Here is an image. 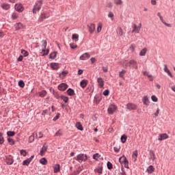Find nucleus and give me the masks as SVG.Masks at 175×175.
Masks as SVG:
<instances>
[{"label": "nucleus", "instance_id": "nucleus-4", "mask_svg": "<svg viewBox=\"0 0 175 175\" xmlns=\"http://www.w3.org/2000/svg\"><path fill=\"white\" fill-rule=\"evenodd\" d=\"M117 110V106L116 105H111L107 109L108 114H114V112Z\"/></svg>", "mask_w": 175, "mask_h": 175}, {"label": "nucleus", "instance_id": "nucleus-16", "mask_svg": "<svg viewBox=\"0 0 175 175\" xmlns=\"http://www.w3.org/2000/svg\"><path fill=\"white\" fill-rule=\"evenodd\" d=\"M88 27H89L90 33H93L95 31V24L91 23L90 25H88Z\"/></svg>", "mask_w": 175, "mask_h": 175}, {"label": "nucleus", "instance_id": "nucleus-60", "mask_svg": "<svg viewBox=\"0 0 175 175\" xmlns=\"http://www.w3.org/2000/svg\"><path fill=\"white\" fill-rule=\"evenodd\" d=\"M109 90H105L103 92V94L104 95V96H109Z\"/></svg>", "mask_w": 175, "mask_h": 175}, {"label": "nucleus", "instance_id": "nucleus-32", "mask_svg": "<svg viewBox=\"0 0 175 175\" xmlns=\"http://www.w3.org/2000/svg\"><path fill=\"white\" fill-rule=\"evenodd\" d=\"M60 98L62 100H64L65 103H68V102L69 101V98L66 96L62 95L60 96Z\"/></svg>", "mask_w": 175, "mask_h": 175}, {"label": "nucleus", "instance_id": "nucleus-53", "mask_svg": "<svg viewBox=\"0 0 175 175\" xmlns=\"http://www.w3.org/2000/svg\"><path fill=\"white\" fill-rule=\"evenodd\" d=\"M49 53H50V49H45V53H42V57H46V55H49Z\"/></svg>", "mask_w": 175, "mask_h": 175}, {"label": "nucleus", "instance_id": "nucleus-44", "mask_svg": "<svg viewBox=\"0 0 175 175\" xmlns=\"http://www.w3.org/2000/svg\"><path fill=\"white\" fill-rule=\"evenodd\" d=\"M14 135H16V132H14V131H8L7 132V135L9 137H13V136H14Z\"/></svg>", "mask_w": 175, "mask_h": 175}, {"label": "nucleus", "instance_id": "nucleus-36", "mask_svg": "<svg viewBox=\"0 0 175 175\" xmlns=\"http://www.w3.org/2000/svg\"><path fill=\"white\" fill-rule=\"evenodd\" d=\"M18 85H19L21 88H24V87H25V83H24V81L20 80L18 83Z\"/></svg>", "mask_w": 175, "mask_h": 175}, {"label": "nucleus", "instance_id": "nucleus-12", "mask_svg": "<svg viewBox=\"0 0 175 175\" xmlns=\"http://www.w3.org/2000/svg\"><path fill=\"white\" fill-rule=\"evenodd\" d=\"M97 83L100 88H103V86L105 85V81H103L102 77L97 78Z\"/></svg>", "mask_w": 175, "mask_h": 175}, {"label": "nucleus", "instance_id": "nucleus-26", "mask_svg": "<svg viewBox=\"0 0 175 175\" xmlns=\"http://www.w3.org/2000/svg\"><path fill=\"white\" fill-rule=\"evenodd\" d=\"M57 54H58V53L57 51L52 52L49 55V58L51 59H55V58H57Z\"/></svg>", "mask_w": 175, "mask_h": 175}, {"label": "nucleus", "instance_id": "nucleus-6", "mask_svg": "<svg viewBox=\"0 0 175 175\" xmlns=\"http://www.w3.org/2000/svg\"><path fill=\"white\" fill-rule=\"evenodd\" d=\"M5 162L6 165H13V162H14V160L13 159V157L12 156H8L5 157Z\"/></svg>", "mask_w": 175, "mask_h": 175}, {"label": "nucleus", "instance_id": "nucleus-64", "mask_svg": "<svg viewBox=\"0 0 175 175\" xmlns=\"http://www.w3.org/2000/svg\"><path fill=\"white\" fill-rule=\"evenodd\" d=\"M72 39H79V34L77 33L72 34Z\"/></svg>", "mask_w": 175, "mask_h": 175}, {"label": "nucleus", "instance_id": "nucleus-15", "mask_svg": "<svg viewBox=\"0 0 175 175\" xmlns=\"http://www.w3.org/2000/svg\"><path fill=\"white\" fill-rule=\"evenodd\" d=\"M61 170V165H59V164H55L53 166V172L54 173H59V172H60Z\"/></svg>", "mask_w": 175, "mask_h": 175}, {"label": "nucleus", "instance_id": "nucleus-38", "mask_svg": "<svg viewBox=\"0 0 175 175\" xmlns=\"http://www.w3.org/2000/svg\"><path fill=\"white\" fill-rule=\"evenodd\" d=\"M21 54H23V57H28L29 55V53L24 49L21 50Z\"/></svg>", "mask_w": 175, "mask_h": 175}, {"label": "nucleus", "instance_id": "nucleus-8", "mask_svg": "<svg viewBox=\"0 0 175 175\" xmlns=\"http://www.w3.org/2000/svg\"><path fill=\"white\" fill-rule=\"evenodd\" d=\"M90 57L91 55H90L89 53H85L80 56L79 59H81V61H85L88 59Z\"/></svg>", "mask_w": 175, "mask_h": 175}, {"label": "nucleus", "instance_id": "nucleus-62", "mask_svg": "<svg viewBox=\"0 0 175 175\" xmlns=\"http://www.w3.org/2000/svg\"><path fill=\"white\" fill-rule=\"evenodd\" d=\"M120 175H126V172H125V170H124L123 166L121 167V172H120Z\"/></svg>", "mask_w": 175, "mask_h": 175}, {"label": "nucleus", "instance_id": "nucleus-51", "mask_svg": "<svg viewBox=\"0 0 175 175\" xmlns=\"http://www.w3.org/2000/svg\"><path fill=\"white\" fill-rule=\"evenodd\" d=\"M115 5H122V0H114Z\"/></svg>", "mask_w": 175, "mask_h": 175}, {"label": "nucleus", "instance_id": "nucleus-54", "mask_svg": "<svg viewBox=\"0 0 175 175\" xmlns=\"http://www.w3.org/2000/svg\"><path fill=\"white\" fill-rule=\"evenodd\" d=\"M123 65H124V68L126 69L128 68V66L129 67V62L125 60L123 63Z\"/></svg>", "mask_w": 175, "mask_h": 175}, {"label": "nucleus", "instance_id": "nucleus-31", "mask_svg": "<svg viewBox=\"0 0 175 175\" xmlns=\"http://www.w3.org/2000/svg\"><path fill=\"white\" fill-rule=\"evenodd\" d=\"M147 53V49L144 48L143 49L140 53H139V55L140 57H144V55H146V54Z\"/></svg>", "mask_w": 175, "mask_h": 175}, {"label": "nucleus", "instance_id": "nucleus-49", "mask_svg": "<svg viewBox=\"0 0 175 175\" xmlns=\"http://www.w3.org/2000/svg\"><path fill=\"white\" fill-rule=\"evenodd\" d=\"M100 157V154L99 153H96L93 155V159L96 161H98V158Z\"/></svg>", "mask_w": 175, "mask_h": 175}, {"label": "nucleus", "instance_id": "nucleus-56", "mask_svg": "<svg viewBox=\"0 0 175 175\" xmlns=\"http://www.w3.org/2000/svg\"><path fill=\"white\" fill-rule=\"evenodd\" d=\"M108 17L111 18V20H113L114 17V14L112 12H109L108 14Z\"/></svg>", "mask_w": 175, "mask_h": 175}, {"label": "nucleus", "instance_id": "nucleus-14", "mask_svg": "<svg viewBox=\"0 0 175 175\" xmlns=\"http://www.w3.org/2000/svg\"><path fill=\"white\" fill-rule=\"evenodd\" d=\"M50 66L53 70H58L59 69V64L58 63H51Z\"/></svg>", "mask_w": 175, "mask_h": 175}, {"label": "nucleus", "instance_id": "nucleus-61", "mask_svg": "<svg viewBox=\"0 0 175 175\" xmlns=\"http://www.w3.org/2000/svg\"><path fill=\"white\" fill-rule=\"evenodd\" d=\"M151 99L152 102H158V98H157L155 95H152Z\"/></svg>", "mask_w": 175, "mask_h": 175}, {"label": "nucleus", "instance_id": "nucleus-5", "mask_svg": "<svg viewBox=\"0 0 175 175\" xmlns=\"http://www.w3.org/2000/svg\"><path fill=\"white\" fill-rule=\"evenodd\" d=\"M47 148H49V146L47 145V144H44L40 152V155L41 157H43L44 155V152L47 151Z\"/></svg>", "mask_w": 175, "mask_h": 175}, {"label": "nucleus", "instance_id": "nucleus-46", "mask_svg": "<svg viewBox=\"0 0 175 175\" xmlns=\"http://www.w3.org/2000/svg\"><path fill=\"white\" fill-rule=\"evenodd\" d=\"M125 158H126L125 155H122L121 157L119 158V162L121 165L124 163V159H125Z\"/></svg>", "mask_w": 175, "mask_h": 175}, {"label": "nucleus", "instance_id": "nucleus-47", "mask_svg": "<svg viewBox=\"0 0 175 175\" xmlns=\"http://www.w3.org/2000/svg\"><path fill=\"white\" fill-rule=\"evenodd\" d=\"M107 167L109 170H111V169H113V164H111L110 161H108L107 163Z\"/></svg>", "mask_w": 175, "mask_h": 175}, {"label": "nucleus", "instance_id": "nucleus-29", "mask_svg": "<svg viewBox=\"0 0 175 175\" xmlns=\"http://www.w3.org/2000/svg\"><path fill=\"white\" fill-rule=\"evenodd\" d=\"M123 164L124 165V167H126V169H129V161L126 158H124V159L123 160Z\"/></svg>", "mask_w": 175, "mask_h": 175}, {"label": "nucleus", "instance_id": "nucleus-42", "mask_svg": "<svg viewBox=\"0 0 175 175\" xmlns=\"http://www.w3.org/2000/svg\"><path fill=\"white\" fill-rule=\"evenodd\" d=\"M42 49H46V47H47V40H44L42 41Z\"/></svg>", "mask_w": 175, "mask_h": 175}, {"label": "nucleus", "instance_id": "nucleus-33", "mask_svg": "<svg viewBox=\"0 0 175 175\" xmlns=\"http://www.w3.org/2000/svg\"><path fill=\"white\" fill-rule=\"evenodd\" d=\"M23 27V24L21 23H17L14 25V28L16 29V31H18V29H21V28Z\"/></svg>", "mask_w": 175, "mask_h": 175}, {"label": "nucleus", "instance_id": "nucleus-18", "mask_svg": "<svg viewBox=\"0 0 175 175\" xmlns=\"http://www.w3.org/2000/svg\"><path fill=\"white\" fill-rule=\"evenodd\" d=\"M142 102L146 106H148V105H150V100L148 99V97L147 96H144Z\"/></svg>", "mask_w": 175, "mask_h": 175}, {"label": "nucleus", "instance_id": "nucleus-7", "mask_svg": "<svg viewBox=\"0 0 175 175\" xmlns=\"http://www.w3.org/2000/svg\"><path fill=\"white\" fill-rule=\"evenodd\" d=\"M129 68H132L133 69H137V62H136V61L135 60H130Z\"/></svg>", "mask_w": 175, "mask_h": 175}, {"label": "nucleus", "instance_id": "nucleus-57", "mask_svg": "<svg viewBox=\"0 0 175 175\" xmlns=\"http://www.w3.org/2000/svg\"><path fill=\"white\" fill-rule=\"evenodd\" d=\"M60 116H61V113H57L55 117L53 118V121H57V120L59 118Z\"/></svg>", "mask_w": 175, "mask_h": 175}, {"label": "nucleus", "instance_id": "nucleus-21", "mask_svg": "<svg viewBox=\"0 0 175 175\" xmlns=\"http://www.w3.org/2000/svg\"><path fill=\"white\" fill-rule=\"evenodd\" d=\"M155 170V168L152 165H150L147 170L146 172H148V174H152V173H154Z\"/></svg>", "mask_w": 175, "mask_h": 175}, {"label": "nucleus", "instance_id": "nucleus-27", "mask_svg": "<svg viewBox=\"0 0 175 175\" xmlns=\"http://www.w3.org/2000/svg\"><path fill=\"white\" fill-rule=\"evenodd\" d=\"M75 126L77 128V129H78V131H83V125L81 124V122H77L76 124H75Z\"/></svg>", "mask_w": 175, "mask_h": 175}, {"label": "nucleus", "instance_id": "nucleus-10", "mask_svg": "<svg viewBox=\"0 0 175 175\" xmlns=\"http://www.w3.org/2000/svg\"><path fill=\"white\" fill-rule=\"evenodd\" d=\"M15 10L16 12H18L19 13H21V12H23L24 7L23 6V4H16L15 5Z\"/></svg>", "mask_w": 175, "mask_h": 175}, {"label": "nucleus", "instance_id": "nucleus-37", "mask_svg": "<svg viewBox=\"0 0 175 175\" xmlns=\"http://www.w3.org/2000/svg\"><path fill=\"white\" fill-rule=\"evenodd\" d=\"M43 137V133L38 132V133L36 134V139H42Z\"/></svg>", "mask_w": 175, "mask_h": 175}, {"label": "nucleus", "instance_id": "nucleus-1", "mask_svg": "<svg viewBox=\"0 0 175 175\" xmlns=\"http://www.w3.org/2000/svg\"><path fill=\"white\" fill-rule=\"evenodd\" d=\"M42 5H43V1L39 0L37 1L33 8L32 12L33 14L39 13L40 10L42 9Z\"/></svg>", "mask_w": 175, "mask_h": 175}, {"label": "nucleus", "instance_id": "nucleus-24", "mask_svg": "<svg viewBox=\"0 0 175 175\" xmlns=\"http://www.w3.org/2000/svg\"><path fill=\"white\" fill-rule=\"evenodd\" d=\"M66 94H68L69 96H73L75 95V90L72 88H68L66 91Z\"/></svg>", "mask_w": 175, "mask_h": 175}, {"label": "nucleus", "instance_id": "nucleus-34", "mask_svg": "<svg viewBox=\"0 0 175 175\" xmlns=\"http://www.w3.org/2000/svg\"><path fill=\"white\" fill-rule=\"evenodd\" d=\"M125 73H126V70H122V71L119 72V77H121L122 79H125V77H124V75H125Z\"/></svg>", "mask_w": 175, "mask_h": 175}, {"label": "nucleus", "instance_id": "nucleus-19", "mask_svg": "<svg viewBox=\"0 0 175 175\" xmlns=\"http://www.w3.org/2000/svg\"><path fill=\"white\" fill-rule=\"evenodd\" d=\"M164 72H165V73H167L170 77H173V75L170 72V70L167 68V66L166 64H164Z\"/></svg>", "mask_w": 175, "mask_h": 175}, {"label": "nucleus", "instance_id": "nucleus-59", "mask_svg": "<svg viewBox=\"0 0 175 175\" xmlns=\"http://www.w3.org/2000/svg\"><path fill=\"white\" fill-rule=\"evenodd\" d=\"M70 49H72V50H75L77 47V44L75 43L70 44Z\"/></svg>", "mask_w": 175, "mask_h": 175}, {"label": "nucleus", "instance_id": "nucleus-23", "mask_svg": "<svg viewBox=\"0 0 175 175\" xmlns=\"http://www.w3.org/2000/svg\"><path fill=\"white\" fill-rule=\"evenodd\" d=\"M143 75H144V76H147L148 77H149L150 81H152L154 80V77H152V75L151 74H149L148 72L144 71L143 72Z\"/></svg>", "mask_w": 175, "mask_h": 175}, {"label": "nucleus", "instance_id": "nucleus-50", "mask_svg": "<svg viewBox=\"0 0 175 175\" xmlns=\"http://www.w3.org/2000/svg\"><path fill=\"white\" fill-rule=\"evenodd\" d=\"M17 17H18V15L16 12L12 13V20H17Z\"/></svg>", "mask_w": 175, "mask_h": 175}, {"label": "nucleus", "instance_id": "nucleus-45", "mask_svg": "<svg viewBox=\"0 0 175 175\" xmlns=\"http://www.w3.org/2000/svg\"><path fill=\"white\" fill-rule=\"evenodd\" d=\"M55 137H61L62 136V131H61V129H59L55 134Z\"/></svg>", "mask_w": 175, "mask_h": 175}, {"label": "nucleus", "instance_id": "nucleus-43", "mask_svg": "<svg viewBox=\"0 0 175 175\" xmlns=\"http://www.w3.org/2000/svg\"><path fill=\"white\" fill-rule=\"evenodd\" d=\"M8 143H10V146H14V139H12V138H8Z\"/></svg>", "mask_w": 175, "mask_h": 175}, {"label": "nucleus", "instance_id": "nucleus-9", "mask_svg": "<svg viewBox=\"0 0 175 175\" xmlns=\"http://www.w3.org/2000/svg\"><path fill=\"white\" fill-rule=\"evenodd\" d=\"M58 90L59 91H65L66 90V89L68 88V84L65 83H60L59 85H58Z\"/></svg>", "mask_w": 175, "mask_h": 175}, {"label": "nucleus", "instance_id": "nucleus-52", "mask_svg": "<svg viewBox=\"0 0 175 175\" xmlns=\"http://www.w3.org/2000/svg\"><path fill=\"white\" fill-rule=\"evenodd\" d=\"M35 140V133H33L30 137H29V141L30 143H32Z\"/></svg>", "mask_w": 175, "mask_h": 175}, {"label": "nucleus", "instance_id": "nucleus-48", "mask_svg": "<svg viewBox=\"0 0 175 175\" xmlns=\"http://www.w3.org/2000/svg\"><path fill=\"white\" fill-rule=\"evenodd\" d=\"M118 35L119 36H122L124 35V33L122 32V29L121 27H120L118 29Z\"/></svg>", "mask_w": 175, "mask_h": 175}, {"label": "nucleus", "instance_id": "nucleus-35", "mask_svg": "<svg viewBox=\"0 0 175 175\" xmlns=\"http://www.w3.org/2000/svg\"><path fill=\"white\" fill-rule=\"evenodd\" d=\"M40 163H41V165H47V159H46L45 157L42 158L40 160Z\"/></svg>", "mask_w": 175, "mask_h": 175}, {"label": "nucleus", "instance_id": "nucleus-55", "mask_svg": "<svg viewBox=\"0 0 175 175\" xmlns=\"http://www.w3.org/2000/svg\"><path fill=\"white\" fill-rule=\"evenodd\" d=\"M53 96H55L56 99H59V98H61V96H59V94L56 92H53Z\"/></svg>", "mask_w": 175, "mask_h": 175}, {"label": "nucleus", "instance_id": "nucleus-58", "mask_svg": "<svg viewBox=\"0 0 175 175\" xmlns=\"http://www.w3.org/2000/svg\"><path fill=\"white\" fill-rule=\"evenodd\" d=\"M101 31H102V24L99 23V25H98V27H97L98 33H99V32H100Z\"/></svg>", "mask_w": 175, "mask_h": 175}, {"label": "nucleus", "instance_id": "nucleus-11", "mask_svg": "<svg viewBox=\"0 0 175 175\" xmlns=\"http://www.w3.org/2000/svg\"><path fill=\"white\" fill-rule=\"evenodd\" d=\"M126 109H128V110H136V109H137V107L133 103H128L126 105Z\"/></svg>", "mask_w": 175, "mask_h": 175}, {"label": "nucleus", "instance_id": "nucleus-30", "mask_svg": "<svg viewBox=\"0 0 175 175\" xmlns=\"http://www.w3.org/2000/svg\"><path fill=\"white\" fill-rule=\"evenodd\" d=\"M1 8L5 10H9V9H10V5L8 3H3L1 5Z\"/></svg>", "mask_w": 175, "mask_h": 175}, {"label": "nucleus", "instance_id": "nucleus-25", "mask_svg": "<svg viewBox=\"0 0 175 175\" xmlns=\"http://www.w3.org/2000/svg\"><path fill=\"white\" fill-rule=\"evenodd\" d=\"M38 96L40 98H44L47 95V92L46 90H42L38 93Z\"/></svg>", "mask_w": 175, "mask_h": 175}, {"label": "nucleus", "instance_id": "nucleus-39", "mask_svg": "<svg viewBox=\"0 0 175 175\" xmlns=\"http://www.w3.org/2000/svg\"><path fill=\"white\" fill-rule=\"evenodd\" d=\"M126 139H128V137L125 135H122L120 137L122 143H125L126 142Z\"/></svg>", "mask_w": 175, "mask_h": 175}, {"label": "nucleus", "instance_id": "nucleus-22", "mask_svg": "<svg viewBox=\"0 0 175 175\" xmlns=\"http://www.w3.org/2000/svg\"><path fill=\"white\" fill-rule=\"evenodd\" d=\"M133 32H135V33H140V27H138L137 25H134L133 29L132 30V33H133Z\"/></svg>", "mask_w": 175, "mask_h": 175}, {"label": "nucleus", "instance_id": "nucleus-2", "mask_svg": "<svg viewBox=\"0 0 175 175\" xmlns=\"http://www.w3.org/2000/svg\"><path fill=\"white\" fill-rule=\"evenodd\" d=\"M74 159L77 161L79 163H81V162H85V161L88 159V157L85 154H79L76 157H74Z\"/></svg>", "mask_w": 175, "mask_h": 175}, {"label": "nucleus", "instance_id": "nucleus-13", "mask_svg": "<svg viewBox=\"0 0 175 175\" xmlns=\"http://www.w3.org/2000/svg\"><path fill=\"white\" fill-rule=\"evenodd\" d=\"M169 138V135H167V134L166 133H163L161 135H160L158 137V140H159L160 142H161L162 140H165V139H168Z\"/></svg>", "mask_w": 175, "mask_h": 175}, {"label": "nucleus", "instance_id": "nucleus-40", "mask_svg": "<svg viewBox=\"0 0 175 175\" xmlns=\"http://www.w3.org/2000/svg\"><path fill=\"white\" fill-rule=\"evenodd\" d=\"M5 139L3 138V133H0V144H3Z\"/></svg>", "mask_w": 175, "mask_h": 175}, {"label": "nucleus", "instance_id": "nucleus-28", "mask_svg": "<svg viewBox=\"0 0 175 175\" xmlns=\"http://www.w3.org/2000/svg\"><path fill=\"white\" fill-rule=\"evenodd\" d=\"M103 171V167L102 165H98L97 168H96L95 172L98 173V174H102V172Z\"/></svg>", "mask_w": 175, "mask_h": 175}, {"label": "nucleus", "instance_id": "nucleus-3", "mask_svg": "<svg viewBox=\"0 0 175 175\" xmlns=\"http://www.w3.org/2000/svg\"><path fill=\"white\" fill-rule=\"evenodd\" d=\"M49 17H50V14L48 12H42L38 18V21L39 23H42V21L46 20V18H49Z\"/></svg>", "mask_w": 175, "mask_h": 175}, {"label": "nucleus", "instance_id": "nucleus-41", "mask_svg": "<svg viewBox=\"0 0 175 175\" xmlns=\"http://www.w3.org/2000/svg\"><path fill=\"white\" fill-rule=\"evenodd\" d=\"M29 163H31V161L28 159L26 160H24L23 162V166H28V165H29Z\"/></svg>", "mask_w": 175, "mask_h": 175}, {"label": "nucleus", "instance_id": "nucleus-63", "mask_svg": "<svg viewBox=\"0 0 175 175\" xmlns=\"http://www.w3.org/2000/svg\"><path fill=\"white\" fill-rule=\"evenodd\" d=\"M21 154L23 155V157L27 156V151L25 150H21Z\"/></svg>", "mask_w": 175, "mask_h": 175}, {"label": "nucleus", "instance_id": "nucleus-17", "mask_svg": "<svg viewBox=\"0 0 175 175\" xmlns=\"http://www.w3.org/2000/svg\"><path fill=\"white\" fill-rule=\"evenodd\" d=\"M88 84V81L86 79H83L80 82V85L81 88H85Z\"/></svg>", "mask_w": 175, "mask_h": 175}, {"label": "nucleus", "instance_id": "nucleus-20", "mask_svg": "<svg viewBox=\"0 0 175 175\" xmlns=\"http://www.w3.org/2000/svg\"><path fill=\"white\" fill-rule=\"evenodd\" d=\"M149 156H150L149 159H152V161L157 159V157H155V152H154V150L149 151Z\"/></svg>", "mask_w": 175, "mask_h": 175}]
</instances>
